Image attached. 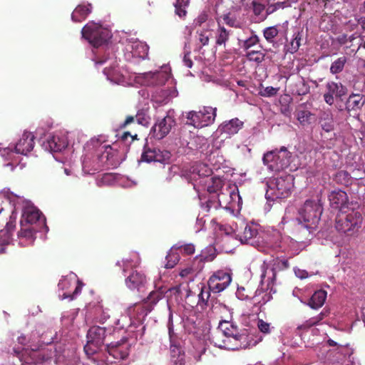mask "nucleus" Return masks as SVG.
I'll return each mask as SVG.
<instances>
[{"label":"nucleus","mask_w":365,"mask_h":365,"mask_svg":"<svg viewBox=\"0 0 365 365\" xmlns=\"http://www.w3.org/2000/svg\"><path fill=\"white\" fill-rule=\"evenodd\" d=\"M257 331L252 329H239L228 321H221L218 331L212 335L215 346L227 350L246 349L255 346L262 340L256 336Z\"/></svg>","instance_id":"nucleus-1"},{"label":"nucleus","mask_w":365,"mask_h":365,"mask_svg":"<svg viewBox=\"0 0 365 365\" xmlns=\"http://www.w3.org/2000/svg\"><path fill=\"white\" fill-rule=\"evenodd\" d=\"M322 192L307 200L299 209V217L294 224L293 233L297 240L303 242L311 235L319 223L323 212Z\"/></svg>","instance_id":"nucleus-2"},{"label":"nucleus","mask_w":365,"mask_h":365,"mask_svg":"<svg viewBox=\"0 0 365 365\" xmlns=\"http://www.w3.org/2000/svg\"><path fill=\"white\" fill-rule=\"evenodd\" d=\"M360 211L354 208L341 210L335 220L336 230L346 236H354L359 232L363 224Z\"/></svg>","instance_id":"nucleus-3"},{"label":"nucleus","mask_w":365,"mask_h":365,"mask_svg":"<svg viewBox=\"0 0 365 365\" xmlns=\"http://www.w3.org/2000/svg\"><path fill=\"white\" fill-rule=\"evenodd\" d=\"M266 197L269 200L285 199L290 196L294 187L292 175L276 178L271 180L268 184Z\"/></svg>","instance_id":"nucleus-4"},{"label":"nucleus","mask_w":365,"mask_h":365,"mask_svg":"<svg viewBox=\"0 0 365 365\" xmlns=\"http://www.w3.org/2000/svg\"><path fill=\"white\" fill-rule=\"evenodd\" d=\"M131 344L125 337L122 338L120 341L111 342L106 344V353L108 356L105 359H101V364L98 365H109L115 362L110 358L114 360H123L125 359L130 351Z\"/></svg>","instance_id":"nucleus-5"},{"label":"nucleus","mask_w":365,"mask_h":365,"mask_svg":"<svg viewBox=\"0 0 365 365\" xmlns=\"http://www.w3.org/2000/svg\"><path fill=\"white\" fill-rule=\"evenodd\" d=\"M291 157V153L282 147L280 150L276 149L265 153L263 156V163L272 171L279 172L289 165Z\"/></svg>","instance_id":"nucleus-6"},{"label":"nucleus","mask_w":365,"mask_h":365,"mask_svg":"<svg viewBox=\"0 0 365 365\" xmlns=\"http://www.w3.org/2000/svg\"><path fill=\"white\" fill-rule=\"evenodd\" d=\"M81 34L85 39L96 48L106 43L110 38V34L108 29L93 22L88 23L82 29Z\"/></svg>","instance_id":"nucleus-7"},{"label":"nucleus","mask_w":365,"mask_h":365,"mask_svg":"<svg viewBox=\"0 0 365 365\" xmlns=\"http://www.w3.org/2000/svg\"><path fill=\"white\" fill-rule=\"evenodd\" d=\"M216 108L205 106L199 111L192 110L187 113V123L195 128H203L212 124L216 117Z\"/></svg>","instance_id":"nucleus-8"},{"label":"nucleus","mask_w":365,"mask_h":365,"mask_svg":"<svg viewBox=\"0 0 365 365\" xmlns=\"http://www.w3.org/2000/svg\"><path fill=\"white\" fill-rule=\"evenodd\" d=\"M106 337V329L99 326L91 327L87 333V344L84 346L85 352L89 354H93L97 349L101 346Z\"/></svg>","instance_id":"nucleus-9"},{"label":"nucleus","mask_w":365,"mask_h":365,"mask_svg":"<svg viewBox=\"0 0 365 365\" xmlns=\"http://www.w3.org/2000/svg\"><path fill=\"white\" fill-rule=\"evenodd\" d=\"M232 282L230 272L219 269L215 272L209 278L207 284L209 290L219 293L225 290Z\"/></svg>","instance_id":"nucleus-10"},{"label":"nucleus","mask_w":365,"mask_h":365,"mask_svg":"<svg viewBox=\"0 0 365 365\" xmlns=\"http://www.w3.org/2000/svg\"><path fill=\"white\" fill-rule=\"evenodd\" d=\"M348 89L340 82L328 81L325 85L323 98L326 103L331 106L334 99L342 101V98L347 94Z\"/></svg>","instance_id":"nucleus-11"},{"label":"nucleus","mask_w":365,"mask_h":365,"mask_svg":"<svg viewBox=\"0 0 365 365\" xmlns=\"http://www.w3.org/2000/svg\"><path fill=\"white\" fill-rule=\"evenodd\" d=\"M175 125L174 118L167 115L161 119H158L150 130V135L157 140H161L165 138L171 130V128Z\"/></svg>","instance_id":"nucleus-12"},{"label":"nucleus","mask_w":365,"mask_h":365,"mask_svg":"<svg viewBox=\"0 0 365 365\" xmlns=\"http://www.w3.org/2000/svg\"><path fill=\"white\" fill-rule=\"evenodd\" d=\"M45 218L36 207L29 206L24 208L21 219V225H26L34 226L36 223L45 225Z\"/></svg>","instance_id":"nucleus-13"},{"label":"nucleus","mask_w":365,"mask_h":365,"mask_svg":"<svg viewBox=\"0 0 365 365\" xmlns=\"http://www.w3.org/2000/svg\"><path fill=\"white\" fill-rule=\"evenodd\" d=\"M125 285L130 290L143 292L147 284L145 275L141 272L133 270L125 279Z\"/></svg>","instance_id":"nucleus-14"},{"label":"nucleus","mask_w":365,"mask_h":365,"mask_svg":"<svg viewBox=\"0 0 365 365\" xmlns=\"http://www.w3.org/2000/svg\"><path fill=\"white\" fill-rule=\"evenodd\" d=\"M67 145L68 141L66 138L58 135L49 136L43 143V146L46 150L54 153L62 151Z\"/></svg>","instance_id":"nucleus-15"},{"label":"nucleus","mask_w":365,"mask_h":365,"mask_svg":"<svg viewBox=\"0 0 365 365\" xmlns=\"http://www.w3.org/2000/svg\"><path fill=\"white\" fill-rule=\"evenodd\" d=\"M331 206L335 209L346 210L349 208L346 205L349 198L346 192L341 190L331 191L328 195Z\"/></svg>","instance_id":"nucleus-16"},{"label":"nucleus","mask_w":365,"mask_h":365,"mask_svg":"<svg viewBox=\"0 0 365 365\" xmlns=\"http://www.w3.org/2000/svg\"><path fill=\"white\" fill-rule=\"evenodd\" d=\"M34 135L31 133L24 132L15 145V152L19 154L26 155L34 148Z\"/></svg>","instance_id":"nucleus-17"},{"label":"nucleus","mask_w":365,"mask_h":365,"mask_svg":"<svg viewBox=\"0 0 365 365\" xmlns=\"http://www.w3.org/2000/svg\"><path fill=\"white\" fill-rule=\"evenodd\" d=\"M144 83L148 86H158L164 85L170 76L165 71L149 72L144 74Z\"/></svg>","instance_id":"nucleus-18"},{"label":"nucleus","mask_w":365,"mask_h":365,"mask_svg":"<svg viewBox=\"0 0 365 365\" xmlns=\"http://www.w3.org/2000/svg\"><path fill=\"white\" fill-rule=\"evenodd\" d=\"M244 123L238 118H233L229 121H225L220 125L219 130L222 133L229 135H233L238 133L243 127Z\"/></svg>","instance_id":"nucleus-19"},{"label":"nucleus","mask_w":365,"mask_h":365,"mask_svg":"<svg viewBox=\"0 0 365 365\" xmlns=\"http://www.w3.org/2000/svg\"><path fill=\"white\" fill-rule=\"evenodd\" d=\"M327 293L323 289L316 291L310 297L307 304L313 309L322 307L327 299Z\"/></svg>","instance_id":"nucleus-20"},{"label":"nucleus","mask_w":365,"mask_h":365,"mask_svg":"<svg viewBox=\"0 0 365 365\" xmlns=\"http://www.w3.org/2000/svg\"><path fill=\"white\" fill-rule=\"evenodd\" d=\"M303 29L297 28L294 32L293 38L289 45L287 46V52L292 54L295 53L299 48L303 41Z\"/></svg>","instance_id":"nucleus-21"},{"label":"nucleus","mask_w":365,"mask_h":365,"mask_svg":"<svg viewBox=\"0 0 365 365\" xmlns=\"http://www.w3.org/2000/svg\"><path fill=\"white\" fill-rule=\"evenodd\" d=\"M364 103L363 96L359 94H351L345 103V108L348 112L360 109Z\"/></svg>","instance_id":"nucleus-22"},{"label":"nucleus","mask_w":365,"mask_h":365,"mask_svg":"<svg viewBox=\"0 0 365 365\" xmlns=\"http://www.w3.org/2000/svg\"><path fill=\"white\" fill-rule=\"evenodd\" d=\"M170 339V356H185V352L182 347V342L178 336L173 337Z\"/></svg>","instance_id":"nucleus-23"},{"label":"nucleus","mask_w":365,"mask_h":365,"mask_svg":"<svg viewBox=\"0 0 365 365\" xmlns=\"http://www.w3.org/2000/svg\"><path fill=\"white\" fill-rule=\"evenodd\" d=\"M164 297V292L160 289L152 291L146 299H143L146 309L150 312L153 306L156 304Z\"/></svg>","instance_id":"nucleus-24"},{"label":"nucleus","mask_w":365,"mask_h":365,"mask_svg":"<svg viewBox=\"0 0 365 365\" xmlns=\"http://www.w3.org/2000/svg\"><path fill=\"white\" fill-rule=\"evenodd\" d=\"M131 53L135 57L145 58L148 54V46L143 42L137 41L131 44Z\"/></svg>","instance_id":"nucleus-25"},{"label":"nucleus","mask_w":365,"mask_h":365,"mask_svg":"<svg viewBox=\"0 0 365 365\" xmlns=\"http://www.w3.org/2000/svg\"><path fill=\"white\" fill-rule=\"evenodd\" d=\"M224 186V181L221 178L212 177L207 182V190L210 194H215L220 197V192Z\"/></svg>","instance_id":"nucleus-26"},{"label":"nucleus","mask_w":365,"mask_h":365,"mask_svg":"<svg viewBox=\"0 0 365 365\" xmlns=\"http://www.w3.org/2000/svg\"><path fill=\"white\" fill-rule=\"evenodd\" d=\"M91 5H78L73 11L71 19L74 22H81L91 13Z\"/></svg>","instance_id":"nucleus-27"},{"label":"nucleus","mask_w":365,"mask_h":365,"mask_svg":"<svg viewBox=\"0 0 365 365\" xmlns=\"http://www.w3.org/2000/svg\"><path fill=\"white\" fill-rule=\"evenodd\" d=\"M38 231V228L35 226L23 225H21V230L18 233V236L20 238H25L32 242L34 241L36 238L35 235Z\"/></svg>","instance_id":"nucleus-28"},{"label":"nucleus","mask_w":365,"mask_h":365,"mask_svg":"<svg viewBox=\"0 0 365 365\" xmlns=\"http://www.w3.org/2000/svg\"><path fill=\"white\" fill-rule=\"evenodd\" d=\"M258 230L253 225H245L243 232L238 234V237L242 243H248L250 240L256 237Z\"/></svg>","instance_id":"nucleus-29"},{"label":"nucleus","mask_w":365,"mask_h":365,"mask_svg":"<svg viewBox=\"0 0 365 365\" xmlns=\"http://www.w3.org/2000/svg\"><path fill=\"white\" fill-rule=\"evenodd\" d=\"M309 86L302 77L299 78L292 86V93L304 96L309 92Z\"/></svg>","instance_id":"nucleus-30"},{"label":"nucleus","mask_w":365,"mask_h":365,"mask_svg":"<svg viewBox=\"0 0 365 365\" xmlns=\"http://www.w3.org/2000/svg\"><path fill=\"white\" fill-rule=\"evenodd\" d=\"M289 268V263L288 259H282L279 257H277L273 260L272 263V279H275L276 274L279 272L284 271Z\"/></svg>","instance_id":"nucleus-31"},{"label":"nucleus","mask_w":365,"mask_h":365,"mask_svg":"<svg viewBox=\"0 0 365 365\" xmlns=\"http://www.w3.org/2000/svg\"><path fill=\"white\" fill-rule=\"evenodd\" d=\"M178 250L175 247V245H173L170 251L168 252L165 260L166 263L165 265V267L166 269H171L173 268L179 262L180 260V255L178 252Z\"/></svg>","instance_id":"nucleus-32"},{"label":"nucleus","mask_w":365,"mask_h":365,"mask_svg":"<svg viewBox=\"0 0 365 365\" xmlns=\"http://www.w3.org/2000/svg\"><path fill=\"white\" fill-rule=\"evenodd\" d=\"M218 29L216 34L215 43L218 46H224L225 47L226 42L229 40L230 31L227 30L223 26H221L217 21Z\"/></svg>","instance_id":"nucleus-33"},{"label":"nucleus","mask_w":365,"mask_h":365,"mask_svg":"<svg viewBox=\"0 0 365 365\" xmlns=\"http://www.w3.org/2000/svg\"><path fill=\"white\" fill-rule=\"evenodd\" d=\"M221 17L224 22L230 27L241 29L242 26V21L237 17L234 12L230 11L223 14Z\"/></svg>","instance_id":"nucleus-34"},{"label":"nucleus","mask_w":365,"mask_h":365,"mask_svg":"<svg viewBox=\"0 0 365 365\" xmlns=\"http://www.w3.org/2000/svg\"><path fill=\"white\" fill-rule=\"evenodd\" d=\"M160 151L157 152L155 149H150L147 148L145 146L144 148V151L142 153L141 155V160L143 161H145L148 163L152 162V161H161V155L159 153Z\"/></svg>","instance_id":"nucleus-35"},{"label":"nucleus","mask_w":365,"mask_h":365,"mask_svg":"<svg viewBox=\"0 0 365 365\" xmlns=\"http://www.w3.org/2000/svg\"><path fill=\"white\" fill-rule=\"evenodd\" d=\"M221 206V200L219 197L213 195L210 197L205 202H202L201 207L205 212L217 210Z\"/></svg>","instance_id":"nucleus-36"},{"label":"nucleus","mask_w":365,"mask_h":365,"mask_svg":"<svg viewBox=\"0 0 365 365\" xmlns=\"http://www.w3.org/2000/svg\"><path fill=\"white\" fill-rule=\"evenodd\" d=\"M346 58L341 56L335 60L330 66V72L333 74H337L341 73L346 63Z\"/></svg>","instance_id":"nucleus-37"},{"label":"nucleus","mask_w":365,"mask_h":365,"mask_svg":"<svg viewBox=\"0 0 365 365\" xmlns=\"http://www.w3.org/2000/svg\"><path fill=\"white\" fill-rule=\"evenodd\" d=\"M190 0H177L175 6V14L180 18L184 17L187 14L186 8L188 6Z\"/></svg>","instance_id":"nucleus-38"},{"label":"nucleus","mask_w":365,"mask_h":365,"mask_svg":"<svg viewBox=\"0 0 365 365\" xmlns=\"http://www.w3.org/2000/svg\"><path fill=\"white\" fill-rule=\"evenodd\" d=\"M192 173L197 174L200 177H204L209 176L212 170L206 164L197 163L192 167Z\"/></svg>","instance_id":"nucleus-39"},{"label":"nucleus","mask_w":365,"mask_h":365,"mask_svg":"<svg viewBox=\"0 0 365 365\" xmlns=\"http://www.w3.org/2000/svg\"><path fill=\"white\" fill-rule=\"evenodd\" d=\"M297 120L302 125H309L314 118V115L309 110H299L297 115Z\"/></svg>","instance_id":"nucleus-40"},{"label":"nucleus","mask_w":365,"mask_h":365,"mask_svg":"<svg viewBox=\"0 0 365 365\" xmlns=\"http://www.w3.org/2000/svg\"><path fill=\"white\" fill-rule=\"evenodd\" d=\"M270 4V0H255L252 2L253 12L256 16L260 15L266 5Z\"/></svg>","instance_id":"nucleus-41"},{"label":"nucleus","mask_w":365,"mask_h":365,"mask_svg":"<svg viewBox=\"0 0 365 365\" xmlns=\"http://www.w3.org/2000/svg\"><path fill=\"white\" fill-rule=\"evenodd\" d=\"M278 34L279 31L277 26L267 27L263 31L264 37L269 43H273Z\"/></svg>","instance_id":"nucleus-42"},{"label":"nucleus","mask_w":365,"mask_h":365,"mask_svg":"<svg viewBox=\"0 0 365 365\" xmlns=\"http://www.w3.org/2000/svg\"><path fill=\"white\" fill-rule=\"evenodd\" d=\"M334 180L339 184L347 185L350 182V175L345 170H340L336 173Z\"/></svg>","instance_id":"nucleus-43"},{"label":"nucleus","mask_w":365,"mask_h":365,"mask_svg":"<svg viewBox=\"0 0 365 365\" xmlns=\"http://www.w3.org/2000/svg\"><path fill=\"white\" fill-rule=\"evenodd\" d=\"M175 246L178 251L185 255H193L195 250V245L192 243L185 245H180V243H178L175 245Z\"/></svg>","instance_id":"nucleus-44"},{"label":"nucleus","mask_w":365,"mask_h":365,"mask_svg":"<svg viewBox=\"0 0 365 365\" xmlns=\"http://www.w3.org/2000/svg\"><path fill=\"white\" fill-rule=\"evenodd\" d=\"M249 61L262 63L264 60L265 55L259 51H250L246 54Z\"/></svg>","instance_id":"nucleus-45"},{"label":"nucleus","mask_w":365,"mask_h":365,"mask_svg":"<svg viewBox=\"0 0 365 365\" xmlns=\"http://www.w3.org/2000/svg\"><path fill=\"white\" fill-rule=\"evenodd\" d=\"M198 34V41L200 43L201 46H207L209 43L210 36H212L211 31L209 29L201 30L197 31Z\"/></svg>","instance_id":"nucleus-46"},{"label":"nucleus","mask_w":365,"mask_h":365,"mask_svg":"<svg viewBox=\"0 0 365 365\" xmlns=\"http://www.w3.org/2000/svg\"><path fill=\"white\" fill-rule=\"evenodd\" d=\"M173 167L168 166L167 169L163 170V175L161 178V182L163 185L170 183L175 176V172L173 171Z\"/></svg>","instance_id":"nucleus-47"},{"label":"nucleus","mask_w":365,"mask_h":365,"mask_svg":"<svg viewBox=\"0 0 365 365\" xmlns=\"http://www.w3.org/2000/svg\"><path fill=\"white\" fill-rule=\"evenodd\" d=\"M209 18L208 11H202L199 15L194 19L193 24L195 26H201L204 23H205Z\"/></svg>","instance_id":"nucleus-48"},{"label":"nucleus","mask_w":365,"mask_h":365,"mask_svg":"<svg viewBox=\"0 0 365 365\" xmlns=\"http://www.w3.org/2000/svg\"><path fill=\"white\" fill-rule=\"evenodd\" d=\"M259 41V37L257 35L254 34L243 42L242 48L245 50H248L252 46L258 43Z\"/></svg>","instance_id":"nucleus-49"},{"label":"nucleus","mask_w":365,"mask_h":365,"mask_svg":"<svg viewBox=\"0 0 365 365\" xmlns=\"http://www.w3.org/2000/svg\"><path fill=\"white\" fill-rule=\"evenodd\" d=\"M210 290H209V289L205 291L203 288H202L201 292H200V293L198 295V297H199L198 304L201 307H202V304H207L208 299H209L210 296Z\"/></svg>","instance_id":"nucleus-50"},{"label":"nucleus","mask_w":365,"mask_h":365,"mask_svg":"<svg viewBox=\"0 0 365 365\" xmlns=\"http://www.w3.org/2000/svg\"><path fill=\"white\" fill-rule=\"evenodd\" d=\"M257 327L259 330L263 334H269L271 332L270 324L262 319L258 320Z\"/></svg>","instance_id":"nucleus-51"},{"label":"nucleus","mask_w":365,"mask_h":365,"mask_svg":"<svg viewBox=\"0 0 365 365\" xmlns=\"http://www.w3.org/2000/svg\"><path fill=\"white\" fill-rule=\"evenodd\" d=\"M283 5H284V2H277V3L273 4H269L268 5H267V7L266 9V14L269 15V14L274 13L279 8H282Z\"/></svg>","instance_id":"nucleus-52"},{"label":"nucleus","mask_w":365,"mask_h":365,"mask_svg":"<svg viewBox=\"0 0 365 365\" xmlns=\"http://www.w3.org/2000/svg\"><path fill=\"white\" fill-rule=\"evenodd\" d=\"M317 324L316 321L314 320V317H312V318L309 319L308 320H307L306 322H304L302 325L299 326L297 327V329H299V330L303 329V330L307 331L310 327L315 326Z\"/></svg>","instance_id":"nucleus-53"},{"label":"nucleus","mask_w":365,"mask_h":365,"mask_svg":"<svg viewBox=\"0 0 365 365\" xmlns=\"http://www.w3.org/2000/svg\"><path fill=\"white\" fill-rule=\"evenodd\" d=\"M135 118H136L137 122L139 124L145 125L146 124L148 123V119L142 110L138 111L137 113V114L135 115Z\"/></svg>","instance_id":"nucleus-54"},{"label":"nucleus","mask_w":365,"mask_h":365,"mask_svg":"<svg viewBox=\"0 0 365 365\" xmlns=\"http://www.w3.org/2000/svg\"><path fill=\"white\" fill-rule=\"evenodd\" d=\"M104 74L107 76V78L111 81L113 80L116 70L115 66L106 67L103 70Z\"/></svg>","instance_id":"nucleus-55"},{"label":"nucleus","mask_w":365,"mask_h":365,"mask_svg":"<svg viewBox=\"0 0 365 365\" xmlns=\"http://www.w3.org/2000/svg\"><path fill=\"white\" fill-rule=\"evenodd\" d=\"M330 314V311L329 309L324 308L318 315L314 317V320L318 324L321 321H322L325 317H328Z\"/></svg>","instance_id":"nucleus-56"},{"label":"nucleus","mask_w":365,"mask_h":365,"mask_svg":"<svg viewBox=\"0 0 365 365\" xmlns=\"http://www.w3.org/2000/svg\"><path fill=\"white\" fill-rule=\"evenodd\" d=\"M170 365H185V356L170 357Z\"/></svg>","instance_id":"nucleus-57"},{"label":"nucleus","mask_w":365,"mask_h":365,"mask_svg":"<svg viewBox=\"0 0 365 365\" xmlns=\"http://www.w3.org/2000/svg\"><path fill=\"white\" fill-rule=\"evenodd\" d=\"M35 357L36 358V361H35V363H36V364L43 363L44 361H48L50 359V357L48 356H47L45 354L41 353V352L36 353Z\"/></svg>","instance_id":"nucleus-58"},{"label":"nucleus","mask_w":365,"mask_h":365,"mask_svg":"<svg viewBox=\"0 0 365 365\" xmlns=\"http://www.w3.org/2000/svg\"><path fill=\"white\" fill-rule=\"evenodd\" d=\"M169 339L177 336V334L174 331L173 323L172 321V315L170 316L169 322L168 325Z\"/></svg>","instance_id":"nucleus-59"},{"label":"nucleus","mask_w":365,"mask_h":365,"mask_svg":"<svg viewBox=\"0 0 365 365\" xmlns=\"http://www.w3.org/2000/svg\"><path fill=\"white\" fill-rule=\"evenodd\" d=\"M217 226L219 230L223 232L225 235H230L233 231L232 227L227 225L219 224Z\"/></svg>","instance_id":"nucleus-60"},{"label":"nucleus","mask_w":365,"mask_h":365,"mask_svg":"<svg viewBox=\"0 0 365 365\" xmlns=\"http://www.w3.org/2000/svg\"><path fill=\"white\" fill-rule=\"evenodd\" d=\"M15 219L16 217H14L13 215H11L9 221L6 225L7 232H10L15 228Z\"/></svg>","instance_id":"nucleus-61"},{"label":"nucleus","mask_w":365,"mask_h":365,"mask_svg":"<svg viewBox=\"0 0 365 365\" xmlns=\"http://www.w3.org/2000/svg\"><path fill=\"white\" fill-rule=\"evenodd\" d=\"M128 138L131 139L132 142L133 140L136 139L137 134L131 135V133L128 131L124 132L120 136V140L123 142H125Z\"/></svg>","instance_id":"nucleus-62"},{"label":"nucleus","mask_w":365,"mask_h":365,"mask_svg":"<svg viewBox=\"0 0 365 365\" xmlns=\"http://www.w3.org/2000/svg\"><path fill=\"white\" fill-rule=\"evenodd\" d=\"M183 63H184L185 66H186L187 68H192L193 63H192V61L190 58V52H187L184 55Z\"/></svg>","instance_id":"nucleus-63"},{"label":"nucleus","mask_w":365,"mask_h":365,"mask_svg":"<svg viewBox=\"0 0 365 365\" xmlns=\"http://www.w3.org/2000/svg\"><path fill=\"white\" fill-rule=\"evenodd\" d=\"M321 126L322 129L327 133L331 131L334 128L333 123L331 120L329 122L325 121L322 123Z\"/></svg>","instance_id":"nucleus-64"}]
</instances>
